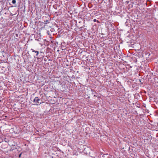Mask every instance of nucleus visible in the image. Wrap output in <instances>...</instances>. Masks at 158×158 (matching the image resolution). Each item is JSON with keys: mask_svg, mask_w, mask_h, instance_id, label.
<instances>
[{"mask_svg": "<svg viewBox=\"0 0 158 158\" xmlns=\"http://www.w3.org/2000/svg\"><path fill=\"white\" fill-rule=\"evenodd\" d=\"M13 143H10L9 144V145L10 146L11 150H14L15 149H17V146L16 144L14 142H12Z\"/></svg>", "mask_w": 158, "mask_h": 158, "instance_id": "nucleus-1", "label": "nucleus"}, {"mask_svg": "<svg viewBox=\"0 0 158 158\" xmlns=\"http://www.w3.org/2000/svg\"><path fill=\"white\" fill-rule=\"evenodd\" d=\"M39 99L38 98V97H35L34 100V104L36 105H38V103H39Z\"/></svg>", "mask_w": 158, "mask_h": 158, "instance_id": "nucleus-2", "label": "nucleus"}, {"mask_svg": "<svg viewBox=\"0 0 158 158\" xmlns=\"http://www.w3.org/2000/svg\"><path fill=\"white\" fill-rule=\"evenodd\" d=\"M43 23H44L45 24H47V23H49V22L48 21V20H46L45 21H44V22H42Z\"/></svg>", "mask_w": 158, "mask_h": 158, "instance_id": "nucleus-3", "label": "nucleus"}, {"mask_svg": "<svg viewBox=\"0 0 158 158\" xmlns=\"http://www.w3.org/2000/svg\"><path fill=\"white\" fill-rule=\"evenodd\" d=\"M31 50H32V51L33 52H36L37 53V54H36V55H38V54H39V52L38 51H35L33 49H31Z\"/></svg>", "mask_w": 158, "mask_h": 158, "instance_id": "nucleus-4", "label": "nucleus"}, {"mask_svg": "<svg viewBox=\"0 0 158 158\" xmlns=\"http://www.w3.org/2000/svg\"><path fill=\"white\" fill-rule=\"evenodd\" d=\"M16 1L15 0H13L12 1V3L14 4H15L16 3Z\"/></svg>", "mask_w": 158, "mask_h": 158, "instance_id": "nucleus-5", "label": "nucleus"}, {"mask_svg": "<svg viewBox=\"0 0 158 158\" xmlns=\"http://www.w3.org/2000/svg\"><path fill=\"white\" fill-rule=\"evenodd\" d=\"M3 141H5L6 142H7V143L8 142H9V141L8 140H6V138H5L4 139Z\"/></svg>", "mask_w": 158, "mask_h": 158, "instance_id": "nucleus-6", "label": "nucleus"}, {"mask_svg": "<svg viewBox=\"0 0 158 158\" xmlns=\"http://www.w3.org/2000/svg\"><path fill=\"white\" fill-rule=\"evenodd\" d=\"M97 21V20H96V19H94V22H96Z\"/></svg>", "mask_w": 158, "mask_h": 158, "instance_id": "nucleus-7", "label": "nucleus"}, {"mask_svg": "<svg viewBox=\"0 0 158 158\" xmlns=\"http://www.w3.org/2000/svg\"><path fill=\"white\" fill-rule=\"evenodd\" d=\"M21 155V154H20L19 155V157H20Z\"/></svg>", "mask_w": 158, "mask_h": 158, "instance_id": "nucleus-8", "label": "nucleus"}]
</instances>
